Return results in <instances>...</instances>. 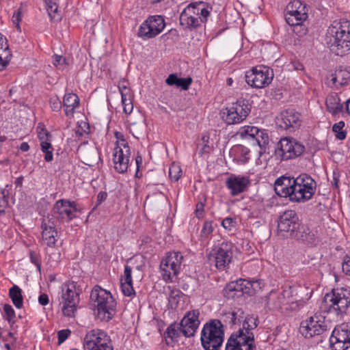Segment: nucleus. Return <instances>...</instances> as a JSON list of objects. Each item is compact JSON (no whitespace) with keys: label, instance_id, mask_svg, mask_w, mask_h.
Segmentation results:
<instances>
[{"label":"nucleus","instance_id":"obj_23","mask_svg":"<svg viewBox=\"0 0 350 350\" xmlns=\"http://www.w3.org/2000/svg\"><path fill=\"white\" fill-rule=\"evenodd\" d=\"M250 184V181L248 178L234 174H231L226 180V186L232 196L244 192Z\"/></svg>","mask_w":350,"mask_h":350},{"label":"nucleus","instance_id":"obj_36","mask_svg":"<svg viewBox=\"0 0 350 350\" xmlns=\"http://www.w3.org/2000/svg\"><path fill=\"white\" fill-rule=\"evenodd\" d=\"M332 336H334L336 340H342L345 342L348 340L350 343V324H342L335 328Z\"/></svg>","mask_w":350,"mask_h":350},{"label":"nucleus","instance_id":"obj_28","mask_svg":"<svg viewBox=\"0 0 350 350\" xmlns=\"http://www.w3.org/2000/svg\"><path fill=\"white\" fill-rule=\"evenodd\" d=\"M314 193V191H311L300 186H293V189L291 190L289 198L292 202H304L310 199Z\"/></svg>","mask_w":350,"mask_h":350},{"label":"nucleus","instance_id":"obj_20","mask_svg":"<svg viewBox=\"0 0 350 350\" xmlns=\"http://www.w3.org/2000/svg\"><path fill=\"white\" fill-rule=\"evenodd\" d=\"M75 286H68L66 291H63L62 312L64 316L72 317L77 311V303L79 302V294L74 291Z\"/></svg>","mask_w":350,"mask_h":350},{"label":"nucleus","instance_id":"obj_64","mask_svg":"<svg viewBox=\"0 0 350 350\" xmlns=\"http://www.w3.org/2000/svg\"><path fill=\"white\" fill-rule=\"evenodd\" d=\"M38 302L42 306H46L49 304V297L46 294H41L38 297Z\"/></svg>","mask_w":350,"mask_h":350},{"label":"nucleus","instance_id":"obj_57","mask_svg":"<svg viewBox=\"0 0 350 350\" xmlns=\"http://www.w3.org/2000/svg\"><path fill=\"white\" fill-rule=\"evenodd\" d=\"M10 51L6 38L0 33V55H3L4 52Z\"/></svg>","mask_w":350,"mask_h":350},{"label":"nucleus","instance_id":"obj_47","mask_svg":"<svg viewBox=\"0 0 350 350\" xmlns=\"http://www.w3.org/2000/svg\"><path fill=\"white\" fill-rule=\"evenodd\" d=\"M213 231V222L206 221L204 222L202 229L200 233V237L202 239H206L208 237L212 234Z\"/></svg>","mask_w":350,"mask_h":350},{"label":"nucleus","instance_id":"obj_37","mask_svg":"<svg viewBox=\"0 0 350 350\" xmlns=\"http://www.w3.org/2000/svg\"><path fill=\"white\" fill-rule=\"evenodd\" d=\"M9 296L12 303L17 308H21L23 306V298L21 289L16 285H14L9 291Z\"/></svg>","mask_w":350,"mask_h":350},{"label":"nucleus","instance_id":"obj_29","mask_svg":"<svg viewBox=\"0 0 350 350\" xmlns=\"http://www.w3.org/2000/svg\"><path fill=\"white\" fill-rule=\"evenodd\" d=\"M327 111L333 116H336L342 111L343 105L338 94H329L325 100Z\"/></svg>","mask_w":350,"mask_h":350},{"label":"nucleus","instance_id":"obj_49","mask_svg":"<svg viewBox=\"0 0 350 350\" xmlns=\"http://www.w3.org/2000/svg\"><path fill=\"white\" fill-rule=\"evenodd\" d=\"M121 287L123 294L125 296L130 297L135 294L133 283L123 282V280L121 279Z\"/></svg>","mask_w":350,"mask_h":350},{"label":"nucleus","instance_id":"obj_52","mask_svg":"<svg viewBox=\"0 0 350 350\" xmlns=\"http://www.w3.org/2000/svg\"><path fill=\"white\" fill-rule=\"evenodd\" d=\"M236 224H237L236 220L231 217H226L221 222L222 226L225 229H227L229 230H232V228H234L235 227Z\"/></svg>","mask_w":350,"mask_h":350},{"label":"nucleus","instance_id":"obj_59","mask_svg":"<svg viewBox=\"0 0 350 350\" xmlns=\"http://www.w3.org/2000/svg\"><path fill=\"white\" fill-rule=\"evenodd\" d=\"M29 258H30L31 262L36 266L37 269L39 271H40L41 265H40V260L38 257L37 254L33 251H30Z\"/></svg>","mask_w":350,"mask_h":350},{"label":"nucleus","instance_id":"obj_55","mask_svg":"<svg viewBox=\"0 0 350 350\" xmlns=\"http://www.w3.org/2000/svg\"><path fill=\"white\" fill-rule=\"evenodd\" d=\"M8 204V197L5 193V191H1V197H0V215L5 213V208Z\"/></svg>","mask_w":350,"mask_h":350},{"label":"nucleus","instance_id":"obj_48","mask_svg":"<svg viewBox=\"0 0 350 350\" xmlns=\"http://www.w3.org/2000/svg\"><path fill=\"white\" fill-rule=\"evenodd\" d=\"M344 74L345 72L342 70L336 71V72L334 75H331V79L330 81L333 85H337L336 83L338 82V79L340 77H342V81L339 82V85L342 86L345 84L347 83L346 78H344Z\"/></svg>","mask_w":350,"mask_h":350},{"label":"nucleus","instance_id":"obj_58","mask_svg":"<svg viewBox=\"0 0 350 350\" xmlns=\"http://www.w3.org/2000/svg\"><path fill=\"white\" fill-rule=\"evenodd\" d=\"M342 269L344 273L350 275V256H345L342 265Z\"/></svg>","mask_w":350,"mask_h":350},{"label":"nucleus","instance_id":"obj_38","mask_svg":"<svg viewBox=\"0 0 350 350\" xmlns=\"http://www.w3.org/2000/svg\"><path fill=\"white\" fill-rule=\"evenodd\" d=\"M257 144L259 146L261 150H264L265 151L266 147L269 144V135L267 131L265 130H259V132L256 135L255 138Z\"/></svg>","mask_w":350,"mask_h":350},{"label":"nucleus","instance_id":"obj_6","mask_svg":"<svg viewBox=\"0 0 350 350\" xmlns=\"http://www.w3.org/2000/svg\"><path fill=\"white\" fill-rule=\"evenodd\" d=\"M183 256L179 252H169L160 264V271L162 278L167 282H172L180 271L183 262Z\"/></svg>","mask_w":350,"mask_h":350},{"label":"nucleus","instance_id":"obj_2","mask_svg":"<svg viewBox=\"0 0 350 350\" xmlns=\"http://www.w3.org/2000/svg\"><path fill=\"white\" fill-rule=\"evenodd\" d=\"M331 40L330 50L336 55L344 56L350 53V21H334L327 29Z\"/></svg>","mask_w":350,"mask_h":350},{"label":"nucleus","instance_id":"obj_10","mask_svg":"<svg viewBox=\"0 0 350 350\" xmlns=\"http://www.w3.org/2000/svg\"><path fill=\"white\" fill-rule=\"evenodd\" d=\"M273 71L263 66H257L245 73V81L251 87L262 88L272 81Z\"/></svg>","mask_w":350,"mask_h":350},{"label":"nucleus","instance_id":"obj_9","mask_svg":"<svg viewBox=\"0 0 350 350\" xmlns=\"http://www.w3.org/2000/svg\"><path fill=\"white\" fill-rule=\"evenodd\" d=\"M85 350H113L110 337L100 329L90 331L84 338Z\"/></svg>","mask_w":350,"mask_h":350},{"label":"nucleus","instance_id":"obj_30","mask_svg":"<svg viewBox=\"0 0 350 350\" xmlns=\"http://www.w3.org/2000/svg\"><path fill=\"white\" fill-rule=\"evenodd\" d=\"M79 105V98L78 96L73 93L65 94L63 100V106L64 107L65 113L68 117L73 116L75 109Z\"/></svg>","mask_w":350,"mask_h":350},{"label":"nucleus","instance_id":"obj_5","mask_svg":"<svg viewBox=\"0 0 350 350\" xmlns=\"http://www.w3.org/2000/svg\"><path fill=\"white\" fill-rule=\"evenodd\" d=\"M223 324L212 320L204 325L201 333V342L205 350H218L224 341Z\"/></svg>","mask_w":350,"mask_h":350},{"label":"nucleus","instance_id":"obj_63","mask_svg":"<svg viewBox=\"0 0 350 350\" xmlns=\"http://www.w3.org/2000/svg\"><path fill=\"white\" fill-rule=\"evenodd\" d=\"M204 206V205L202 202H198L196 204V214L198 218H201L202 217Z\"/></svg>","mask_w":350,"mask_h":350},{"label":"nucleus","instance_id":"obj_60","mask_svg":"<svg viewBox=\"0 0 350 350\" xmlns=\"http://www.w3.org/2000/svg\"><path fill=\"white\" fill-rule=\"evenodd\" d=\"M131 273V268L129 265H126L124 271V279H122L123 282L132 283Z\"/></svg>","mask_w":350,"mask_h":350},{"label":"nucleus","instance_id":"obj_33","mask_svg":"<svg viewBox=\"0 0 350 350\" xmlns=\"http://www.w3.org/2000/svg\"><path fill=\"white\" fill-rule=\"evenodd\" d=\"M203 23L205 22L202 19H198V18H194L191 14H185V11H183L180 15V23L185 28L196 29Z\"/></svg>","mask_w":350,"mask_h":350},{"label":"nucleus","instance_id":"obj_8","mask_svg":"<svg viewBox=\"0 0 350 350\" xmlns=\"http://www.w3.org/2000/svg\"><path fill=\"white\" fill-rule=\"evenodd\" d=\"M305 146L296 139L291 137H283L277 144L276 156L282 160H288L302 154Z\"/></svg>","mask_w":350,"mask_h":350},{"label":"nucleus","instance_id":"obj_26","mask_svg":"<svg viewBox=\"0 0 350 350\" xmlns=\"http://www.w3.org/2000/svg\"><path fill=\"white\" fill-rule=\"evenodd\" d=\"M292 180L293 178L284 176L278 178L275 182V193L281 197L289 198L293 187Z\"/></svg>","mask_w":350,"mask_h":350},{"label":"nucleus","instance_id":"obj_16","mask_svg":"<svg viewBox=\"0 0 350 350\" xmlns=\"http://www.w3.org/2000/svg\"><path fill=\"white\" fill-rule=\"evenodd\" d=\"M306 7L299 0L288 3L285 9V19L291 26H301L308 17Z\"/></svg>","mask_w":350,"mask_h":350},{"label":"nucleus","instance_id":"obj_11","mask_svg":"<svg viewBox=\"0 0 350 350\" xmlns=\"http://www.w3.org/2000/svg\"><path fill=\"white\" fill-rule=\"evenodd\" d=\"M77 211L75 202H70L68 200H59L53 206L52 215H50L53 220L56 221L69 222L76 217L75 213Z\"/></svg>","mask_w":350,"mask_h":350},{"label":"nucleus","instance_id":"obj_61","mask_svg":"<svg viewBox=\"0 0 350 350\" xmlns=\"http://www.w3.org/2000/svg\"><path fill=\"white\" fill-rule=\"evenodd\" d=\"M118 89L122 97V94H125V96L131 95L130 90L127 88L126 81L120 82L118 84Z\"/></svg>","mask_w":350,"mask_h":350},{"label":"nucleus","instance_id":"obj_35","mask_svg":"<svg viewBox=\"0 0 350 350\" xmlns=\"http://www.w3.org/2000/svg\"><path fill=\"white\" fill-rule=\"evenodd\" d=\"M286 290H288L291 291V297H293V295L297 296V297L300 298L301 300H308L311 295L312 293V290H310L308 287L306 286H288Z\"/></svg>","mask_w":350,"mask_h":350},{"label":"nucleus","instance_id":"obj_62","mask_svg":"<svg viewBox=\"0 0 350 350\" xmlns=\"http://www.w3.org/2000/svg\"><path fill=\"white\" fill-rule=\"evenodd\" d=\"M51 137L50 133L44 129H42L41 131L38 133V138L41 142L44 141L50 140L49 138Z\"/></svg>","mask_w":350,"mask_h":350},{"label":"nucleus","instance_id":"obj_32","mask_svg":"<svg viewBox=\"0 0 350 350\" xmlns=\"http://www.w3.org/2000/svg\"><path fill=\"white\" fill-rule=\"evenodd\" d=\"M180 328L178 323H174L170 325L166 329L164 335L165 341L167 345H172L174 342L178 340V338L180 335Z\"/></svg>","mask_w":350,"mask_h":350},{"label":"nucleus","instance_id":"obj_3","mask_svg":"<svg viewBox=\"0 0 350 350\" xmlns=\"http://www.w3.org/2000/svg\"><path fill=\"white\" fill-rule=\"evenodd\" d=\"M90 306L92 309L97 310L100 320L108 321L115 313L116 303L110 292L95 286L90 293Z\"/></svg>","mask_w":350,"mask_h":350},{"label":"nucleus","instance_id":"obj_43","mask_svg":"<svg viewBox=\"0 0 350 350\" xmlns=\"http://www.w3.org/2000/svg\"><path fill=\"white\" fill-rule=\"evenodd\" d=\"M344 126L345 122L343 121H340L334 124L332 126L333 132L336 133V138L340 140L345 139L346 137L347 132L342 130Z\"/></svg>","mask_w":350,"mask_h":350},{"label":"nucleus","instance_id":"obj_46","mask_svg":"<svg viewBox=\"0 0 350 350\" xmlns=\"http://www.w3.org/2000/svg\"><path fill=\"white\" fill-rule=\"evenodd\" d=\"M121 98L124 112L126 114H130L133 109V105L131 100V95L125 96V94H122V97Z\"/></svg>","mask_w":350,"mask_h":350},{"label":"nucleus","instance_id":"obj_44","mask_svg":"<svg viewBox=\"0 0 350 350\" xmlns=\"http://www.w3.org/2000/svg\"><path fill=\"white\" fill-rule=\"evenodd\" d=\"M169 176L172 180L177 181L182 176V170L180 165L172 163L169 168Z\"/></svg>","mask_w":350,"mask_h":350},{"label":"nucleus","instance_id":"obj_40","mask_svg":"<svg viewBox=\"0 0 350 350\" xmlns=\"http://www.w3.org/2000/svg\"><path fill=\"white\" fill-rule=\"evenodd\" d=\"M41 150L44 153V160L46 162H50L53 160V148L51 144V139L40 142Z\"/></svg>","mask_w":350,"mask_h":350},{"label":"nucleus","instance_id":"obj_56","mask_svg":"<svg viewBox=\"0 0 350 350\" xmlns=\"http://www.w3.org/2000/svg\"><path fill=\"white\" fill-rule=\"evenodd\" d=\"M71 331L70 329H62L58 332V345L64 342L70 335Z\"/></svg>","mask_w":350,"mask_h":350},{"label":"nucleus","instance_id":"obj_39","mask_svg":"<svg viewBox=\"0 0 350 350\" xmlns=\"http://www.w3.org/2000/svg\"><path fill=\"white\" fill-rule=\"evenodd\" d=\"M329 342L333 350H346L350 347L348 340L345 342L342 340H336L334 336H330Z\"/></svg>","mask_w":350,"mask_h":350},{"label":"nucleus","instance_id":"obj_41","mask_svg":"<svg viewBox=\"0 0 350 350\" xmlns=\"http://www.w3.org/2000/svg\"><path fill=\"white\" fill-rule=\"evenodd\" d=\"M259 129L254 126H245L241 128L239 133L242 137H250L254 139L259 132Z\"/></svg>","mask_w":350,"mask_h":350},{"label":"nucleus","instance_id":"obj_31","mask_svg":"<svg viewBox=\"0 0 350 350\" xmlns=\"http://www.w3.org/2000/svg\"><path fill=\"white\" fill-rule=\"evenodd\" d=\"M165 83L168 85H175L177 88H181L183 90H187L192 83V79L191 77L179 78L176 74H170L166 79Z\"/></svg>","mask_w":350,"mask_h":350},{"label":"nucleus","instance_id":"obj_4","mask_svg":"<svg viewBox=\"0 0 350 350\" xmlns=\"http://www.w3.org/2000/svg\"><path fill=\"white\" fill-rule=\"evenodd\" d=\"M350 306V291L344 288L333 289L325 294L321 302V308L324 312L342 315Z\"/></svg>","mask_w":350,"mask_h":350},{"label":"nucleus","instance_id":"obj_21","mask_svg":"<svg viewBox=\"0 0 350 350\" xmlns=\"http://www.w3.org/2000/svg\"><path fill=\"white\" fill-rule=\"evenodd\" d=\"M130 148L127 144H123V148L118 146L114 149L113 164L115 170L121 174L127 171L129 167Z\"/></svg>","mask_w":350,"mask_h":350},{"label":"nucleus","instance_id":"obj_18","mask_svg":"<svg viewBox=\"0 0 350 350\" xmlns=\"http://www.w3.org/2000/svg\"><path fill=\"white\" fill-rule=\"evenodd\" d=\"M301 115L293 109L282 112L275 120L276 125L284 130H295L300 126Z\"/></svg>","mask_w":350,"mask_h":350},{"label":"nucleus","instance_id":"obj_34","mask_svg":"<svg viewBox=\"0 0 350 350\" xmlns=\"http://www.w3.org/2000/svg\"><path fill=\"white\" fill-rule=\"evenodd\" d=\"M293 186H300L311 191L315 189L314 180L306 174H302L296 178H293Z\"/></svg>","mask_w":350,"mask_h":350},{"label":"nucleus","instance_id":"obj_19","mask_svg":"<svg viewBox=\"0 0 350 350\" xmlns=\"http://www.w3.org/2000/svg\"><path fill=\"white\" fill-rule=\"evenodd\" d=\"M200 312L198 310L188 312L178 323L182 334L185 337L194 336L200 325L198 319Z\"/></svg>","mask_w":350,"mask_h":350},{"label":"nucleus","instance_id":"obj_24","mask_svg":"<svg viewBox=\"0 0 350 350\" xmlns=\"http://www.w3.org/2000/svg\"><path fill=\"white\" fill-rule=\"evenodd\" d=\"M212 8L203 1L191 3L188 5L183 11L185 14H191L194 18L202 19L206 22L210 15V10Z\"/></svg>","mask_w":350,"mask_h":350},{"label":"nucleus","instance_id":"obj_15","mask_svg":"<svg viewBox=\"0 0 350 350\" xmlns=\"http://www.w3.org/2000/svg\"><path fill=\"white\" fill-rule=\"evenodd\" d=\"M232 243L223 242L218 247L214 248L211 253L209 254V260L213 261L217 269H225L232 261Z\"/></svg>","mask_w":350,"mask_h":350},{"label":"nucleus","instance_id":"obj_14","mask_svg":"<svg viewBox=\"0 0 350 350\" xmlns=\"http://www.w3.org/2000/svg\"><path fill=\"white\" fill-rule=\"evenodd\" d=\"M254 283L256 282L245 279L230 282L223 291L224 296L228 299H234L236 297H241L244 294L252 295L255 293Z\"/></svg>","mask_w":350,"mask_h":350},{"label":"nucleus","instance_id":"obj_7","mask_svg":"<svg viewBox=\"0 0 350 350\" xmlns=\"http://www.w3.org/2000/svg\"><path fill=\"white\" fill-rule=\"evenodd\" d=\"M250 110L247 100L239 99L235 103H232V106L224 109L221 118L228 124H239L246 118Z\"/></svg>","mask_w":350,"mask_h":350},{"label":"nucleus","instance_id":"obj_17","mask_svg":"<svg viewBox=\"0 0 350 350\" xmlns=\"http://www.w3.org/2000/svg\"><path fill=\"white\" fill-rule=\"evenodd\" d=\"M299 219L293 210H286L278 217V229L280 232L288 233L291 236L299 228Z\"/></svg>","mask_w":350,"mask_h":350},{"label":"nucleus","instance_id":"obj_1","mask_svg":"<svg viewBox=\"0 0 350 350\" xmlns=\"http://www.w3.org/2000/svg\"><path fill=\"white\" fill-rule=\"evenodd\" d=\"M228 317L230 319V323L232 325L242 322V327L231 334L226 345V350H256L253 331L258 325V317H245L243 310L238 308L229 313Z\"/></svg>","mask_w":350,"mask_h":350},{"label":"nucleus","instance_id":"obj_54","mask_svg":"<svg viewBox=\"0 0 350 350\" xmlns=\"http://www.w3.org/2000/svg\"><path fill=\"white\" fill-rule=\"evenodd\" d=\"M44 1L47 6L49 15L51 18H53L52 14L55 13L57 11V5H56V3L53 1V0H44Z\"/></svg>","mask_w":350,"mask_h":350},{"label":"nucleus","instance_id":"obj_50","mask_svg":"<svg viewBox=\"0 0 350 350\" xmlns=\"http://www.w3.org/2000/svg\"><path fill=\"white\" fill-rule=\"evenodd\" d=\"M12 58V53L4 52L3 55H0V71L3 70L10 63Z\"/></svg>","mask_w":350,"mask_h":350},{"label":"nucleus","instance_id":"obj_45","mask_svg":"<svg viewBox=\"0 0 350 350\" xmlns=\"http://www.w3.org/2000/svg\"><path fill=\"white\" fill-rule=\"evenodd\" d=\"M3 311L5 312L4 318L8 321L11 326L14 323L15 312L12 306L5 304L3 306Z\"/></svg>","mask_w":350,"mask_h":350},{"label":"nucleus","instance_id":"obj_25","mask_svg":"<svg viewBox=\"0 0 350 350\" xmlns=\"http://www.w3.org/2000/svg\"><path fill=\"white\" fill-rule=\"evenodd\" d=\"M291 291L286 288L279 293L271 292L267 297L266 306L269 310H280L288 303Z\"/></svg>","mask_w":350,"mask_h":350},{"label":"nucleus","instance_id":"obj_53","mask_svg":"<svg viewBox=\"0 0 350 350\" xmlns=\"http://www.w3.org/2000/svg\"><path fill=\"white\" fill-rule=\"evenodd\" d=\"M50 104L51 109L55 111H59L62 107L61 100L57 96L51 98Z\"/></svg>","mask_w":350,"mask_h":350},{"label":"nucleus","instance_id":"obj_22","mask_svg":"<svg viewBox=\"0 0 350 350\" xmlns=\"http://www.w3.org/2000/svg\"><path fill=\"white\" fill-rule=\"evenodd\" d=\"M55 225L56 221L51 218L50 215L42 219L41 225L42 242L49 247H53L57 241V232L55 230Z\"/></svg>","mask_w":350,"mask_h":350},{"label":"nucleus","instance_id":"obj_27","mask_svg":"<svg viewBox=\"0 0 350 350\" xmlns=\"http://www.w3.org/2000/svg\"><path fill=\"white\" fill-rule=\"evenodd\" d=\"M290 237L307 244H312L315 241L314 234L310 228L307 226L301 224L300 223L299 228H297Z\"/></svg>","mask_w":350,"mask_h":350},{"label":"nucleus","instance_id":"obj_12","mask_svg":"<svg viewBox=\"0 0 350 350\" xmlns=\"http://www.w3.org/2000/svg\"><path fill=\"white\" fill-rule=\"evenodd\" d=\"M327 326L325 317L314 314L308 319L301 321L299 327L300 333L306 338H311L320 335L327 330Z\"/></svg>","mask_w":350,"mask_h":350},{"label":"nucleus","instance_id":"obj_13","mask_svg":"<svg viewBox=\"0 0 350 350\" xmlns=\"http://www.w3.org/2000/svg\"><path fill=\"white\" fill-rule=\"evenodd\" d=\"M165 26V21L161 16H151L140 25L137 35L144 39L152 38L159 34Z\"/></svg>","mask_w":350,"mask_h":350},{"label":"nucleus","instance_id":"obj_51","mask_svg":"<svg viewBox=\"0 0 350 350\" xmlns=\"http://www.w3.org/2000/svg\"><path fill=\"white\" fill-rule=\"evenodd\" d=\"M22 18V10L21 8H18L12 16V23L16 26L18 30H21L20 22Z\"/></svg>","mask_w":350,"mask_h":350},{"label":"nucleus","instance_id":"obj_42","mask_svg":"<svg viewBox=\"0 0 350 350\" xmlns=\"http://www.w3.org/2000/svg\"><path fill=\"white\" fill-rule=\"evenodd\" d=\"M53 64L58 70H65L69 65L66 58L59 55H55L53 56Z\"/></svg>","mask_w":350,"mask_h":350}]
</instances>
